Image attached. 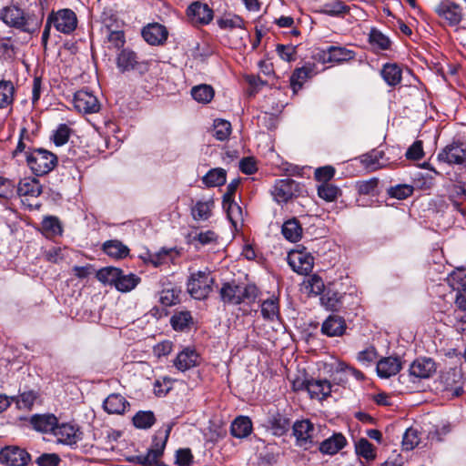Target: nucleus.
I'll return each instance as SVG.
<instances>
[{"label": "nucleus", "mask_w": 466, "mask_h": 466, "mask_svg": "<svg viewBox=\"0 0 466 466\" xmlns=\"http://www.w3.org/2000/svg\"><path fill=\"white\" fill-rule=\"evenodd\" d=\"M1 20L7 25L20 29L28 34L37 32L42 19L35 15L26 13L16 5H8L0 11Z\"/></svg>", "instance_id": "f257e3e1"}, {"label": "nucleus", "mask_w": 466, "mask_h": 466, "mask_svg": "<svg viewBox=\"0 0 466 466\" xmlns=\"http://www.w3.org/2000/svg\"><path fill=\"white\" fill-rule=\"evenodd\" d=\"M214 279L210 271L206 268L192 272L187 282V290L195 299H205L212 291Z\"/></svg>", "instance_id": "f03ea898"}, {"label": "nucleus", "mask_w": 466, "mask_h": 466, "mask_svg": "<svg viewBox=\"0 0 466 466\" xmlns=\"http://www.w3.org/2000/svg\"><path fill=\"white\" fill-rule=\"evenodd\" d=\"M26 162L35 175L43 176L54 169L57 157L51 151L37 148L26 153Z\"/></svg>", "instance_id": "7ed1b4c3"}, {"label": "nucleus", "mask_w": 466, "mask_h": 466, "mask_svg": "<svg viewBox=\"0 0 466 466\" xmlns=\"http://www.w3.org/2000/svg\"><path fill=\"white\" fill-rule=\"evenodd\" d=\"M258 289L255 286H242L234 282L225 283L220 289V297L224 302L240 304L244 299H255Z\"/></svg>", "instance_id": "20e7f679"}, {"label": "nucleus", "mask_w": 466, "mask_h": 466, "mask_svg": "<svg viewBox=\"0 0 466 466\" xmlns=\"http://www.w3.org/2000/svg\"><path fill=\"white\" fill-rule=\"evenodd\" d=\"M271 194L276 202L285 204L302 194V186L291 178L278 179Z\"/></svg>", "instance_id": "39448f33"}, {"label": "nucleus", "mask_w": 466, "mask_h": 466, "mask_svg": "<svg viewBox=\"0 0 466 466\" xmlns=\"http://www.w3.org/2000/svg\"><path fill=\"white\" fill-rule=\"evenodd\" d=\"M170 430L155 436L152 445L147 454L137 456V461L143 466H162L160 458L165 450Z\"/></svg>", "instance_id": "423d86ee"}, {"label": "nucleus", "mask_w": 466, "mask_h": 466, "mask_svg": "<svg viewBox=\"0 0 466 466\" xmlns=\"http://www.w3.org/2000/svg\"><path fill=\"white\" fill-rule=\"evenodd\" d=\"M293 434L296 438L297 445L309 449L317 442V428L309 420H297L293 424Z\"/></svg>", "instance_id": "0eeeda50"}, {"label": "nucleus", "mask_w": 466, "mask_h": 466, "mask_svg": "<svg viewBox=\"0 0 466 466\" xmlns=\"http://www.w3.org/2000/svg\"><path fill=\"white\" fill-rule=\"evenodd\" d=\"M287 259L289 265L298 274L308 275L313 268L314 258L305 248L291 250Z\"/></svg>", "instance_id": "6e6552de"}, {"label": "nucleus", "mask_w": 466, "mask_h": 466, "mask_svg": "<svg viewBox=\"0 0 466 466\" xmlns=\"http://www.w3.org/2000/svg\"><path fill=\"white\" fill-rule=\"evenodd\" d=\"M436 371L435 362L431 359L420 358L415 360L409 369L410 381L416 383L421 380L431 378Z\"/></svg>", "instance_id": "1a4fd4ad"}, {"label": "nucleus", "mask_w": 466, "mask_h": 466, "mask_svg": "<svg viewBox=\"0 0 466 466\" xmlns=\"http://www.w3.org/2000/svg\"><path fill=\"white\" fill-rule=\"evenodd\" d=\"M436 14L450 26H457L463 18V14L461 6L450 0H443L439 3L435 7Z\"/></svg>", "instance_id": "9d476101"}, {"label": "nucleus", "mask_w": 466, "mask_h": 466, "mask_svg": "<svg viewBox=\"0 0 466 466\" xmlns=\"http://www.w3.org/2000/svg\"><path fill=\"white\" fill-rule=\"evenodd\" d=\"M315 57L321 63H342L354 58L351 50L340 46H329L326 49L319 50Z\"/></svg>", "instance_id": "9b49d317"}, {"label": "nucleus", "mask_w": 466, "mask_h": 466, "mask_svg": "<svg viewBox=\"0 0 466 466\" xmlns=\"http://www.w3.org/2000/svg\"><path fill=\"white\" fill-rule=\"evenodd\" d=\"M48 22H52L56 29L63 34H70L77 25L76 15L70 9H62L50 15Z\"/></svg>", "instance_id": "f8f14e48"}, {"label": "nucleus", "mask_w": 466, "mask_h": 466, "mask_svg": "<svg viewBox=\"0 0 466 466\" xmlns=\"http://www.w3.org/2000/svg\"><path fill=\"white\" fill-rule=\"evenodd\" d=\"M75 108L84 114H93L99 110L100 104L97 97L86 89L75 93L73 99Z\"/></svg>", "instance_id": "ddd939ff"}, {"label": "nucleus", "mask_w": 466, "mask_h": 466, "mask_svg": "<svg viewBox=\"0 0 466 466\" xmlns=\"http://www.w3.org/2000/svg\"><path fill=\"white\" fill-rule=\"evenodd\" d=\"M30 461L28 452L15 446H8L0 451V462L9 466H25Z\"/></svg>", "instance_id": "4468645a"}, {"label": "nucleus", "mask_w": 466, "mask_h": 466, "mask_svg": "<svg viewBox=\"0 0 466 466\" xmlns=\"http://www.w3.org/2000/svg\"><path fill=\"white\" fill-rule=\"evenodd\" d=\"M54 436L58 443L68 446L76 445L82 439V432L70 423L56 424Z\"/></svg>", "instance_id": "2eb2a0df"}, {"label": "nucleus", "mask_w": 466, "mask_h": 466, "mask_svg": "<svg viewBox=\"0 0 466 466\" xmlns=\"http://www.w3.org/2000/svg\"><path fill=\"white\" fill-rule=\"evenodd\" d=\"M187 15L194 25H208L213 19V11L207 4L197 1L188 6Z\"/></svg>", "instance_id": "dca6fc26"}, {"label": "nucleus", "mask_w": 466, "mask_h": 466, "mask_svg": "<svg viewBox=\"0 0 466 466\" xmlns=\"http://www.w3.org/2000/svg\"><path fill=\"white\" fill-rule=\"evenodd\" d=\"M200 356L194 348L185 347L179 351L173 360L174 366L180 371L185 372L192 368L198 366Z\"/></svg>", "instance_id": "f3484780"}, {"label": "nucleus", "mask_w": 466, "mask_h": 466, "mask_svg": "<svg viewBox=\"0 0 466 466\" xmlns=\"http://www.w3.org/2000/svg\"><path fill=\"white\" fill-rule=\"evenodd\" d=\"M438 160L450 165H463L466 161L465 149L457 143L446 146L437 157Z\"/></svg>", "instance_id": "a211bd4d"}, {"label": "nucleus", "mask_w": 466, "mask_h": 466, "mask_svg": "<svg viewBox=\"0 0 466 466\" xmlns=\"http://www.w3.org/2000/svg\"><path fill=\"white\" fill-rule=\"evenodd\" d=\"M167 35L166 26L157 23L149 24L142 30L143 38L152 46L162 45L167 39Z\"/></svg>", "instance_id": "6ab92c4d"}, {"label": "nucleus", "mask_w": 466, "mask_h": 466, "mask_svg": "<svg viewBox=\"0 0 466 466\" xmlns=\"http://www.w3.org/2000/svg\"><path fill=\"white\" fill-rule=\"evenodd\" d=\"M346 330V323L343 318L330 315L322 323L321 331L329 337L341 336Z\"/></svg>", "instance_id": "aec40b11"}, {"label": "nucleus", "mask_w": 466, "mask_h": 466, "mask_svg": "<svg viewBox=\"0 0 466 466\" xmlns=\"http://www.w3.org/2000/svg\"><path fill=\"white\" fill-rule=\"evenodd\" d=\"M347 444L346 438L341 433H334L319 444V451L323 454L334 455Z\"/></svg>", "instance_id": "412c9836"}, {"label": "nucleus", "mask_w": 466, "mask_h": 466, "mask_svg": "<svg viewBox=\"0 0 466 466\" xmlns=\"http://www.w3.org/2000/svg\"><path fill=\"white\" fill-rule=\"evenodd\" d=\"M380 76L389 86H396L402 79V68L396 63H386L382 66Z\"/></svg>", "instance_id": "4be33fe9"}, {"label": "nucleus", "mask_w": 466, "mask_h": 466, "mask_svg": "<svg viewBox=\"0 0 466 466\" xmlns=\"http://www.w3.org/2000/svg\"><path fill=\"white\" fill-rule=\"evenodd\" d=\"M42 193V186L38 179L25 177L17 185V194L20 197L37 198Z\"/></svg>", "instance_id": "5701e85b"}, {"label": "nucleus", "mask_w": 466, "mask_h": 466, "mask_svg": "<svg viewBox=\"0 0 466 466\" xmlns=\"http://www.w3.org/2000/svg\"><path fill=\"white\" fill-rule=\"evenodd\" d=\"M307 391L311 398L326 399L332 391V385L328 380H311L308 381Z\"/></svg>", "instance_id": "b1692460"}, {"label": "nucleus", "mask_w": 466, "mask_h": 466, "mask_svg": "<svg viewBox=\"0 0 466 466\" xmlns=\"http://www.w3.org/2000/svg\"><path fill=\"white\" fill-rule=\"evenodd\" d=\"M401 369V363L398 358L388 357L377 363V373L380 378H390L396 375Z\"/></svg>", "instance_id": "393cba45"}, {"label": "nucleus", "mask_w": 466, "mask_h": 466, "mask_svg": "<svg viewBox=\"0 0 466 466\" xmlns=\"http://www.w3.org/2000/svg\"><path fill=\"white\" fill-rule=\"evenodd\" d=\"M31 424L37 431L54 433L57 424V419L53 414L34 415L31 418Z\"/></svg>", "instance_id": "a878e982"}, {"label": "nucleus", "mask_w": 466, "mask_h": 466, "mask_svg": "<svg viewBox=\"0 0 466 466\" xmlns=\"http://www.w3.org/2000/svg\"><path fill=\"white\" fill-rule=\"evenodd\" d=\"M383 157L384 152L375 149L362 155L360 157V162L367 170L375 171L387 165V162L383 160Z\"/></svg>", "instance_id": "bb28decb"}, {"label": "nucleus", "mask_w": 466, "mask_h": 466, "mask_svg": "<svg viewBox=\"0 0 466 466\" xmlns=\"http://www.w3.org/2000/svg\"><path fill=\"white\" fill-rule=\"evenodd\" d=\"M128 402L120 394H110L104 401V410L109 414H122L126 411Z\"/></svg>", "instance_id": "cd10ccee"}, {"label": "nucleus", "mask_w": 466, "mask_h": 466, "mask_svg": "<svg viewBox=\"0 0 466 466\" xmlns=\"http://www.w3.org/2000/svg\"><path fill=\"white\" fill-rule=\"evenodd\" d=\"M102 249L107 256L116 259L124 258L129 254V248L117 239L106 241Z\"/></svg>", "instance_id": "c85d7f7f"}, {"label": "nucleus", "mask_w": 466, "mask_h": 466, "mask_svg": "<svg viewBox=\"0 0 466 466\" xmlns=\"http://www.w3.org/2000/svg\"><path fill=\"white\" fill-rule=\"evenodd\" d=\"M314 74V68L310 65L297 68L290 77V86L293 92L297 93L302 87L303 84Z\"/></svg>", "instance_id": "c756f323"}, {"label": "nucleus", "mask_w": 466, "mask_h": 466, "mask_svg": "<svg viewBox=\"0 0 466 466\" xmlns=\"http://www.w3.org/2000/svg\"><path fill=\"white\" fill-rule=\"evenodd\" d=\"M223 208L228 218L235 228L243 225L244 214L241 207L234 200H223Z\"/></svg>", "instance_id": "7c9ffc66"}, {"label": "nucleus", "mask_w": 466, "mask_h": 466, "mask_svg": "<svg viewBox=\"0 0 466 466\" xmlns=\"http://www.w3.org/2000/svg\"><path fill=\"white\" fill-rule=\"evenodd\" d=\"M281 232L284 238L290 242H297L302 237V228L295 218L284 222Z\"/></svg>", "instance_id": "2f4dec72"}, {"label": "nucleus", "mask_w": 466, "mask_h": 466, "mask_svg": "<svg viewBox=\"0 0 466 466\" xmlns=\"http://www.w3.org/2000/svg\"><path fill=\"white\" fill-rule=\"evenodd\" d=\"M218 236L213 230H206L200 232H192L189 235V242L197 248L199 247L213 245L218 242Z\"/></svg>", "instance_id": "473e14b6"}, {"label": "nucleus", "mask_w": 466, "mask_h": 466, "mask_svg": "<svg viewBox=\"0 0 466 466\" xmlns=\"http://www.w3.org/2000/svg\"><path fill=\"white\" fill-rule=\"evenodd\" d=\"M231 434L236 438H245L252 431V422L248 417L239 416L230 427Z\"/></svg>", "instance_id": "72a5a7b5"}, {"label": "nucleus", "mask_w": 466, "mask_h": 466, "mask_svg": "<svg viewBox=\"0 0 466 466\" xmlns=\"http://www.w3.org/2000/svg\"><path fill=\"white\" fill-rule=\"evenodd\" d=\"M227 172L224 168H211L203 177L202 182L208 187H220L226 183Z\"/></svg>", "instance_id": "f704fd0d"}, {"label": "nucleus", "mask_w": 466, "mask_h": 466, "mask_svg": "<svg viewBox=\"0 0 466 466\" xmlns=\"http://www.w3.org/2000/svg\"><path fill=\"white\" fill-rule=\"evenodd\" d=\"M214 201L211 198L205 201H197L191 210L193 218L198 221L208 220L212 215Z\"/></svg>", "instance_id": "c9c22d12"}, {"label": "nucleus", "mask_w": 466, "mask_h": 466, "mask_svg": "<svg viewBox=\"0 0 466 466\" xmlns=\"http://www.w3.org/2000/svg\"><path fill=\"white\" fill-rule=\"evenodd\" d=\"M174 248H161L157 252L148 253L145 261L152 264L155 268L167 264L174 258Z\"/></svg>", "instance_id": "e433bc0d"}, {"label": "nucleus", "mask_w": 466, "mask_h": 466, "mask_svg": "<svg viewBox=\"0 0 466 466\" xmlns=\"http://www.w3.org/2000/svg\"><path fill=\"white\" fill-rule=\"evenodd\" d=\"M262 317L270 321L279 319V305L277 298H269L264 300L260 305Z\"/></svg>", "instance_id": "4c0bfd02"}, {"label": "nucleus", "mask_w": 466, "mask_h": 466, "mask_svg": "<svg viewBox=\"0 0 466 466\" xmlns=\"http://www.w3.org/2000/svg\"><path fill=\"white\" fill-rule=\"evenodd\" d=\"M214 95L213 87L207 84H200L191 88V96L198 103L208 104L213 99Z\"/></svg>", "instance_id": "58836bf2"}, {"label": "nucleus", "mask_w": 466, "mask_h": 466, "mask_svg": "<svg viewBox=\"0 0 466 466\" xmlns=\"http://www.w3.org/2000/svg\"><path fill=\"white\" fill-rule=\"evenodd\" d=\"M140 282V278L135 274H124L120 269V274L117 277L116 289L121 292H128L134 289Z\"/></svg>", "instance_id": "ea45409f"}, {"label": "nucleus", "mask_w": 466, "mask_h": 466, "mask_svg": "<svg viewBox=\"0 0 466 466\" xmlns=\"http://www.w3.org/2000/svg\"><path fill=\"white\" fill-rule=\"evenodd\" d=\"M137 64V56L133 51L125 49L117 56L116 65L122 72L135 69Z\"/></svg>", "instance_id": "a19ab883"}, {"label": "nucleus", "mask_w": 466, "mask_h": 466, "mask_svg": "<svg viewBox=\"0 0 466 466\" xmlns=\"http://www.w3.org/2000/svg\"><path fill=\"white\" fill-rule=\"evenodd\" d=\"M350 8L343 2L333 0L322 5L320 12L330 16H343Z\"/></svg>", "instance_id": "79ce46f5"}, {"label": "nucleus", "mask_w": 466, "mask_h": 466, "mask_svg": "<svg viewBox=\"0 0 466 466\" xmlns=\"http://www.w3.org/2000/svg\"><path fill=\"white\" fill-rule=\"evenodd\" d=\"M340 195V189L329 183H322L318 187V196L327 202L335 201Z\"/></svg>", "instance_id": "37998d69"}, {"label": "nucleus", "mask_w": 466, "mask_h": 466, "mask_svg": "<svg viewBox=\"0 0 466 466\" xmlns=\"http://www.w3.org/2000/svg\"><path fill=\"white\" fill-rule=\"evenodd\" d=\"M175 330H184L192 323V316L189 311H179L175 313L170 319Z\"/></svg>", "instance_id": "c03bdc74"}, {"label": "nucleus", "mask_w": 466, "mask_h": 466, "mask_svg": "<svg viewBox=\"0 0 466 466\" xmlns=\"http://www.w3.org/2000/svg\"><path fill=\"white\" fill-rule=\"evenodd\" d=\"M420 441V431L418 429L410 427L408 428L402 438V448L405 451H411L419 445Z\"/></svg>", "instance_id": "a18cd8bd"}, {"label": "nucleus", "mask_w": 466, "mask_h": 466, "mask_svg": "<svg viewBox=\"0 0 466 466\" xmlns=\"http://www.w3.org/2000/svg\"><path fill=\"white\" fill-rule=\"evenodd\" d=\"M120 269L114 267H106L96 272V279L103 284L116 285Z\"/></svg>", "instance_id": "49530a36"}, {"label": "nucleus", "mask_w": 466, "mask_h": 466, "mask_svg": "<svg viewBox=\"0 0 466 466\" xmlns=\"http://www.w3.org/2000/svg\"><path fill=\"white\" fill-rule=\"evenodd\" d=\"M355 451L358 455L368 461L374 460L376 457L373 445L365 438L360 439L355 443Z\"/></svg>", "instance_id": "de8ad7c7"}, {"label": "nucleus", "mask_w": 466, "mask_h": 466, "mask_svg": "<svg viewBox=\"0 0 466 466\" xmlns=\"http://www.w3.org/2000/svg\"><path fill=\"white\" fill-rule=\"evenodd\" d=\"M231 134V124L223 119H216L214 121L213 136L219 141L228 138Z\"/></svg>", "instance_id": "09e8293b"}, {"label": "nucleus", "mask_w": 466, "mask_h": 466, "mask_svg": "<svg viewBox=\"0 0 466 466\" xmlns=\"http://www.w3.org/2000/svg\"><path fill=\"white\" fill-rule=\"evenodd\" d=\"M370 43L373 47H377L380 50H387L390 46V38L376 29L370 31Z\"/></svg>", "instance_id": "8fccbe9b"}, {"label": "nucleus", "mask_w": 466, "mask_h": 466, "mask_svg": "<svg viewBox=\"0 0 466 466\" xmlns=\"http://www.w3.org/2000/svg\"><path fill=\"white\" fill-rule=\"evenodd\" d=\"M14 85L10 81H0V108L12 103Z\"/></svg>", "instance_id": "3c124183"}, {"label": "nucleus", "mask_w": 466, "mask_h": 466, "mask_svg": "<svg viewBox=\"0 0 466 466\" xmlns=\"http://www.w3.org/2000/svg\"><path fill=\"white\" fill-rule=\"evenodd\" d=\"M448 282L453 289L461 290L466 289V269L458 268L448 277Z\"/></svg>", "instance_id": "603ef678"}, {"label": "nucleus", "mask_w": 466, "mask_h": 466, "mask_svg": "<svg viewBox=\"0 0 466 466\" xmlns=\"http://www.w3.org/2000/svg\"><path fill=\"white\" fill-rule=\"evenodd\" d=\"M133 423L138 429L150 428L155 423V416L152 411H138L133 417Z\"/></svg>", "instance_id": "864d4df0"}, {"label": "nucleus", "mask_w": 466, "mask_h": 466, "mask_svg": "<svg viewBox=\"0 0 466 466\" xmlns=\"http://www.w3.org/2000/svg\"><path fill=\"white\" fill-rule=\"evenodd\" d=\"M244 20L238 15L224 16L218 20V25L222 29H244Z\"/></svg>", "instance_id": "5fc2aeb1"}, {"label": "nucleus", "mask_w": 466, "mask_h": 466, "mask_svg": "<svg viewBox=\"0 0 466 466\" xmlns=\"http://www.w3.org/2000/svg\"><path fill=\"white\" fill-rule=\"evenodd\" d=\"M36 399V394L33 390L25 391L21 393L17 397H14V401H15L17 407L19 409L30 410Z\"/></svg>", "instance_id": "6e6d98bb"}, {"label": "nucleus", "mask_w": 466, "mask_h": 466, "mask_svg": "<svg viewBox=\"0 0 466 466\" xmlns=\"http://www.w3.org/2000/svg\"><path fill=\"white\" fill-rule=\"evenodd\" d=\"M43 230L51 236L60 235L62 228L59 220L55 217H46L42 221Z\"/></svg>", "instance_id": "4d7b16f0"}, {"label": "nucleus", "mask_w": 466, "mask_h": 466, "mask_svg": "<svg viewBox=\"0 0 466 466\" xmlns=\"http://www.w3.org/2000/svg\"><path fill=\"white\" fill-rule=\"evenodd\" d=\"M106 31L107 41L114 48L119 49L124 46L126 40L122 30H112L106 25Z\"/></svg>", "instance_id": "13d9d810"}, {"label": "nucleus", "mask_w": 466, "mask_h": 466, "mask_svg": "<svg viewBox=\"0 0 466 466\" xmlns=\"http://www.w3.org/2000/svg\"><path fill=\"white\" fill-rule=\"evenodd\" d=\"M305 288L309 294L317 296L322 293L324 289V282L320 277L312 275L305 282Z\"/></svg>", "instance_id": "bf43d9fd"}, {"label": "nucleus", "mask_w": 466, "mask_h": 466, "mask_svg": "<svg viewBox=\"0 0 466 466\" xmlns=\"http://www.w3.org/2000/svg\"><path fill=\"white\" fill-rule=\"evenodd\" d=\"M388 193L391 198L405 199L413 193V187L406 184L397 185L390 187Z\"/></svg>", "instance_id": "052dcab7"}, {"label": "nucleus", "mask_w": 466, "mask_h": 466, "mask_svg": "<svg viewBox=\"0 0 466 466\" xmlns=\"http://www.w3.org/2000/svg\"><path fill=\"white\" fill-rule=\"evenodd\" d=\"M377 359V350L374 347H368L367 349L360 351L357 355V360L362 365H370Z\"/></svg>", "instance_id": "680f3d73"}, {"label": "nucleus", "mask_w": 466, "mask_h": 466, "mask_svg": "<svg viewBox=\"0 0 466 466\" xmlns=\"http://www.w3.org/2000/svg\"><path fill=\"white\" fill-rule=\"evenodd\" d=\"M379 180L375 177L368 179V180H362L358 181L356 183V187L358 189V192L362 195H369L372 194L377 186H378Z\"/></svg>", "instance_id": "e2e57ef3"}, {"label": "nucleus", "mask_w": 466, "mask_h": 466, "mask_svg": "<svg viewBox=\"0 0 466 466\" xmlns=\"http://www.w3.org/2000/svg\"><path fill=\"white\" fill-rule=\"evenodd\" d=\"M335 175V168L331 166H325L315 170L314 176L318 181L328 183Z\"/></svg>", "instance_id": "0e129e2a"}, {"label": "nucleus", "mask_w": 466, "mask_h": 466, "mask_svg": "<svg viewBox=\"0 0 466 466\" xmlns=\"http://www.w3.org/2000/svg\"><path fill=\"white\" fill-rule=\"evenodd\" d=\"M70 136V128L65 125H60L54 134V143L56 146H62L66 144Z\"/></svg>", "instance_id": "69168bd1"}, {"label": "nucleus", "mask_w": 466, "mask_h": 466, "mask_svg": "<svg viewBox=\"0 0 466 466\" xmlns=\"http://www.w3.org/2000/svg\"><path fill=\"white\" fill-rule=\"evenodd\" d=\"M271 427L274 431V434L282 435L284 434L289 427V420L280 415L275 416L270 420Z\"/></svg>", "instance_id": "338daca9"}, {"label": "nucleus", "mask_w": 466, "mask_h": 466, "mask_svg": "<svg viewBox=\"0 0 466 466\" xmlns=\"http://www.w3.org/2000/svg\"><path fill=\"white\" fill-rule=\"evenodd\" d=\"M60 458L55 453H44L36 460L39 466H58Z\"/></svg>", "instance_id": "774afa93"}]
</instances>
